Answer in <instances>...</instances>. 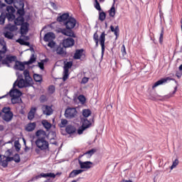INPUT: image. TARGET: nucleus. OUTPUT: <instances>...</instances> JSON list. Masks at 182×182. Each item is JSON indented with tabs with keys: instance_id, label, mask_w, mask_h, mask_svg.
<instances>
[{
	"instance_id": "59",
	"label": "nucleus",
	"mask_w": 182,
	"mask_h": 182,
	"mask_svg": "<svg viewBox=\"0 0 182 182\" xmlns=\"http://www.w3.org/2000/svg\"><path fill=\"white\" fill-rule=\"evenodd\" d=\"M14 146L16 150H21V144H19V142H15Z\"/></svg>"
},
{
	"instance_id": "50",
	"label": "nucleus",
	"mask_w": 182,
	"mask_h": 182,
	"mask_svg": "<svg viewBox=\"0 0 182 182\" xmlns=\"http://www.w3.org/2000/svg\"><path fill=\"white\" fill-rule=\"evenodd\" d=\"M47 46H48V48L53 49V48H55V46H56V43L55 41H53V40L51 41H48V43L47 44Z\"/></svg>"
},
{
	"instance_id": "21",
	"label": "nucleus",
	"mask_w": 182,
	"mask_h": 182,
	"mask_svg": "<svg viewBox=\"0 0 182 182\" xmlns=\"http://www.w3.org/2000/svg\"><path fill=\"white\" fill-rule=\"evenodd\" d=\"M65 132L68 134H75V133H76V127L73 125L69 124L65 127Z\"/></svg>"
},
{
	"instance_id": "60",
	"label": "nucleus",
	"mask_w": 182,
	"mask_h": 182,
	"mask_svg": "<svg viewBox=\"0 0 182 182\" xmlns=\"http://www.w3.org/2000/svg\"><path fill=\"white\" fill-rule=\"evenodd\" d=\"M38 67L40 68V69H41L42 70H43V69H45V66L43 63H38Z\"/></svg>"
},
{
	"instance_id": "34",
	"label": "nucleus",
	"mask_w": 182,
	"mask_h": 182,
	"mask_svg": "<svg viewBox=\"0 0 182 182\" xmlns=\"http://www.w3.org/2000/svg\"><path fill=\"white\" fill-rule=\"evenodd\" d=\"M42 124H43V127H45V129H46V130H49L50 129V127H52V124H50L46 119H44L42 121Z\"/></svg>"
},
{
	"instance_id": "3",
	"label": "nucleus",
	"mask_w": 182,
	"mask_h": 182,
	"mask_svg": "<svg viewBox=\"0 0 182 182\" xmlns=\"http://www.w3.org/2000/svg\"><path fill=\"white\" fill-rule=\"evenodd\" d=\"M76 18L73 17H70L68 21H66L64 23V26H65V28H62L60 30L61 33L63 35H65V36H70L72 38H76V36L75 35V32H73V29L75 26H76L77 23Z\"/></svg>"
},
{
	"instance_id": "14",
	"label": "nucleus",
	"mask_w": 182,
	"mask_h": 182,
	"mask_svg": "<svg viewBox=\"0 0 182 182\" xmlns=\"http://www.w3.org/2000/svg\"><path fill=\"white\" fill-rule=\"evenodd\" d=\"M55 52L57 55H60V56H66V48L63 46H58L56 49Z\"/></svg>"
},
{
	"instance_id": "55",
	"label": "nucleus",
	"mask_w": 182,
	"mask_h": 182,
	"mask_svg": "<svg viewBox=\"0 0 182 182\" xmlns=\"http://www.w3.org/2000/svg\"><path fill=\"white\" fill-rule=\"evenodd\" d=\"M41 177L46 178L48 177L47 173H41L40 175L36 176V179L38 180V178H41Z\"/></svg>"
},
{
	"instance_id": "52",
	"label": "nucleus",
	"mask_w": 182,
	"mask_h": 182,
	"mask_svg": "<svg viewBox=\"0 0 182 182\" xmlns=\"http://www.w3.org/2000/svg\"><path fill=\"white\" fill-rule=\"evenodd\" d=\"M95 8L97 9V11H102V7H100V4L99 1H97V0H95Z\"/></svg>"
},
{
	"instance_id": "10",
	"label": "nucleus",
	"mask_w": 182,
	"mask_h": 182,
	"mask_svg": "<svg viewBox=\"0 0 182 182\" xmlns=\"http://www.w3.org/2000/svg\"><path fill=\"white\" fill-rule=\"evenodd\" d=\"M20 26V33L21 36H23V35H26V33L29 32V23L24 22L23 24H21Z\"/></svg>"
},
{
	"instance_id": "61",
	"label": "nucleus",
	"mask_w": 182,
	"mask_h": 182,
	"mask_svg": "<svg viewBox=\"0 0 182 182\" xmlns=\"http://www.w3.org/2000/svg\"><path fill=\"white\" fill-rule=\"evenodd\" d=\"M6 53H4L3 51H0V62L2 60V55H4Z\"/></svg>"
},
{
	"instance_id": "37",
	"label": "nucleus",
	"mask_w": 182,
	"mask_h": 182,
	"mask_svg": "<svg viewBox=\"0 0 182 182\" xmlns=\"http://www.w3.org/2000/svg\"><path fill=\"white\" fill-rule=\"evenodd\" d=\"M93 39L95 42V46H99V34H97V31L94 33Z\"/></svg>"
},
{
	"instance_id": "29",
	"label": "nucleus",
	"mask_w": 182,
	"mask_h": 182,
	"mask_svg": "<svg viewBox=\"0 0 182 182\" xmlns=\"http://www.w3.org/2000/svg\"><path fill=\"white\" fill-rule=\"evenodd\" d=\"M6 31H9V32H15V31H18V27H16V25H11L9 24L6 26Z\"/></svg>"
},
{
	"instance_id": "6",
	"label": "nucleus",
	"mask_w": 182,
	"mask_h": 182,
	"mask_svg": "<svg viewBox=\"0 0 182 182\" xmlns=\"http://www.w3.org/2000/svg\"><path fill=\"white\" fill-rule=\"evenodd\" d=\"M90 126H92V122H90V121H89L86 118L82 120V124L81 127H80L77 130L78 134H82L83 133V132H85V129H89V127H90Z\"/></svg>"
},
{
	"instance_id": "16",
	"label": "nucleus",
	"mask_w": 182,
	"mask_h": 182,
	"mask_svg": "<svg viewBox=\"0 0 182 182\" xmlns=\"http://www.w3.org/2000/svg\"><path fill=\"white\" fill-rule=\"evenodd\" d=\"M29 83H31V82L22 78L18 80L17 86L22 89V87H28V86H29Z\"/></svg>"
},
{
	"instance_id": "8",
	"label": "nucleus",
	"mask_w": 182,
	"mask_h": 182,
	"mask_svg": "<svg viewBox=\"0 0 182 182\" xmlns=\"http://www.w3.org/2000/svg\"><path fill=\"white\" fill-rule=\"evenodd\" d=\"M105 42H106V33L104 31L101 33L100 36V43L101 46V50H102V55H105Z\"/></svg>"
},
{
	"instance_id": "58",
	"label": "nucleus",
	"mask_w": 182,
	"mask_h": 182,
	"mask_svg": "<svg viewBox=\"0 0 182 182\" xmlns=\"http://www.w3.org/2000/svg\"><path fill=\"white\" fill-rule=\"evenodd\" d=\"M87 82H89V78L84 77L82 80V83H83L84 85L87 83Z\"/></svg>"
},
{
	"instance_id": "28",
	"label": "nucleus",
	"mask_w": 182,
	"mask_h": 182,
	"mask_svg": "<svg viewBox=\"0 0 182 182\" xmlns=\"http://www.w3.org/2000/svg\"><path fill=\"white\" fill-rule=\"evenodd\" d=\"M96 151H97V149H92L87 151V152H85L82 156H87V159H90L92 156L95 154V153H96Z\"/></svg>"
},
{
	"instance_id": "46",
	"label": "nucleus",
	"mask_w": 182,
	"mask_h": 182,
	"mask_svg": "<svg viewBox=\"0 0 182 182\" xmlns=\"http://www.w3.org/2000/svg\"><path fill=\"white\" fill-rule=\"evenodd\" d=\"M7 14H15V8L12 6H9L6 7Z\"/></svg>"
},
{
	"instance_id": "26",
	"label": "nucleus",
	"mask_w": 182,
	"mask_h": 182,
	"mask_svg": "<svg viewBox=\"0 0 182 182\" xmlns=\"http://www.w3.org/2000/svg\"><path fill=\"white\" fill-rule=\"evenodd\" d=\"M35 113H36V108H31L28 114V120H33V119H35Z\"/></svg>"
},
{
	"instance_id": "20",
	"label": "nucleus",
	"mask_w": 182,
	"mask_h": 182,
	"mask_svg": "<svg viewBox=\"0 0 182 182\" xmlns=\"http://www.w3.org/2000/svg\"><path fill=\"white\" fill-rule=\"evenodd\" d=\"M0 51L3 52V53H6V42H5V39L4 38H0Z\"/></svg>"
},
{
	"instance_id": "1",
	"label": "nucleus",
	"mask_w": 182,
	"mask_h": 182,
	"mask_svg": "<svg viewBox=\"0 0 182 182\" xmlns=\"http://www.w3.org/2000/svg\"><path fill=\"white\" fill-rule=\"evenodd\" d=\"M37 139L36 140V146L40 150H49V142L46 141V132L39 129L36 132Z\"/></svg>"
},
{
	"instance_id": "24",
	"label": "nucleus",
	"mask_w": 182,
	"mask_h": 182,
	"mask_svg": "<svg viewBox=\"0 0 182 182\" xmlns=\"http://www.w3.org/2000/svg\"><path fill=\"white\" fill-rule=\"evenodd\" d=\"M14 69L16 70H25V64L21 63V61H16Z\"/></svg>"
},
{
	"instance_id": "18",
	"label": "nucleus",
	"mask_w": 182,
	"mask_h": 182,
	"mask_svg": "<svg viewBox=\"0 0 182 182\" xmlns=\"http://www.w3.org/2000/svg\"><path fill=\"white\" fill-rule=\"evenodd\" d=\"M55 33L52 32L47 33L43 38L44 42H50L55 39Z\"/></svg>"
},
{
	"instance_id": "44",
	"label": "nucleus",
	"mask_w": 182,
	"mask_h": 182,
	"mask_svg": "<svg viewBox=\"0 0 182 182\" xmlns=\"http://www.w3.org/2000/svg\"><path fill=\"white\" fill-rule=\"evenodd\" d=\"M6 18H7V19H9V21H14L15 20V16L14 15V14H11V13H7L6 14Z\"/></svg>"
},
{
	"instance_id": "45",
	"label": "nucleus",
	"mask_w": 182,
	"mask_h": 182,
	"mask_svg": "<svg viewBox=\"0 0 182 182\" xmlns=\"http://www.w3.org/2000/svg\"><path fill=\"white\" fill-rule=\"evenodd\" d=\"M5 2L9 5L14 4V6H15V3L16 2H23L22 0H5Z\"/></svg>"
},
{
	"instance_id": "54",
	"label": "nucleus",
	"mask_w": 182,
	"mask_h": 182,
	"mask_svg": "<svg viewBox=\"0 0 182 182\" xmlns=\"http://www.w3.org/2000/svg\"><path fill=\"white\" fill-rule=\"evenodd\" d=\"M66 124H68L67 119H61L60 127H66Z\"/></svg>"
},
{
	"instance_id": "15",
	"label": "nucleus",
	"mask_w": 182,
	"mask_h": 182,
	"mask_svg": "<svg viewBox=\"0 0 182 182\" xmlns=\"http://www.w3.org/2000/svg\"><path fill=\"white\" fill-rule=\"evenodd\" d=\"M42 109L43 114H46V116H50L53 113V109H52V107L50 106L43 105Z\"/></svg>"
},
{
	"instance_id": "42",
	"label": "nucleus",
	"mask_w": 182,
	"mask_h": 182,
	"mask_svg": "<svg viewBox=\"0 0 182 182\" xmlns=\"http://www.w3.org/2000/svg\"><path fill=\"white\" fill-rule=\"evenodd\" d=\"M6 19V16L5 15V14L1 13L0 16V25H4Z\"/></svg>"
},
{
	"instance_id": "33",
	"label": "nucleus",
	"mask_w": 182,
	"mask_h": 182,
	"mask_svg": "<svg viewBox=\"0 0 182 182\" xmlns=\"http://www.w3.org/2000/svg\"><path fill=\"white\" fill-rule=\"evenodd\" d=\"M11 103L16 105V103H22V99L21 97H11Z\"/></svg>"
},
{
	"instance_id": "63",
	"label": "nucleus",
	"mask_w": 182,
	"mask_h": 182,
	"mask_svg": "<svg viewBox=\"0 0 182 182\" xmlns=\"http://www.w3.org/2000/svg\"><path fill=\"white\" fill-rule=\"evenodd\" d=\"M177 92V87H175L174 91L173 92V95H174Z\"/></svg>"
},
{
	"instance_id": "49",
	"label": "nucleus",
	"mask_w": 182,
	"mask_h": 182,
	"mask_svg": "<svg viewBox=\"0 0 182 182\" xmlns=\"http://www.w3.org/2000/svg\"><path fill=\"white\" fill-rule=\"evenodd\" d=\"M121 53L123 57L127 55V52L126 51V46H124V44H123L121 47Z\"/></svg>"
},
{
	"instance_id": "27",
	"label": "nucleus",
	"mask_w": 182,
	"mask_h": 182,
	"mask_svg": "<svg viewBox=\"0 0 182 182\" xmlns=\"http://www.w3.org/2000/svg\"><path fill=\"white\" fill-rule=\"evenodd\" d=\"M12 117H14V113L12 112L3 114V120L5 122H11L12 120Z\"/></svg>"
},
{
	"instance_id": "64",
	"label": "nucleus",
	"mask_w": 182,
	"mask_h": 182,
	"mask_svg": "<svg viewBox=\"0 0 182 182\" xmlns=\"http://www.w3.org/2000/svg\"><path fill=\"white\" fill-rule=\"evenodd\" d=\"M121 182H132V181L122 180Z\"/></svg>"
},
{
	"instance_id": "5",
	"label": "nucleus",
	"mask_w": 182,
	"mask_h": 182,
	"mask_svg": "<svg viewBox=\"0 0 182 182\" xmlns=\"http://www.w3.org/2000/svg\"><path fill=\"white\" fill-rule=\"evenodd\" d=\"M73 66V63L72 61L67 62L64 65V71H63V82H66L69 78V69Z\"/></svg>"
},
{
	"instance_id": "51",
	"label": "nucleus",
	"mask_w": 182,
	"mask_h": 182,
	"mask_svg": "<svg viewBox=\"0 0 182 182\" xmlns=\"http://www.w3.org/2000/svg\"><path fill=\"white\" fill-rule=\"evenodd\" d=\"M178 163H179L178 159H175L171 166V170H173V168H176V167L178 166Z\"/></svg>"
},
{
	"instance_id": "17",
	"label": "nucleus",
	"mask_w": 182,
	"mask_h": 182,
	"mask_svg": "<svg viewBox=\"0 0 182 182\" xmlns=\"http://www.w3.org/2000/svg\"><path fill=\"white\" fill-rule=\"evenodd\" d=\"M70 18L69 13H64L57 18V21L58 22H63L65 23Z\"/></svg>"
},
{
	"instance_id": "22",
	"label": "nucleus",
	"mask_w": 182,
	"mask_h": 182,
	"mask_svg": "<svg viewBox=\"0 0 182 182\" xmlns=\"http://www.w3.org/2000/svg\"><path fill=\"white\" fill-rule=\"evenodd\" d=\"M82 169L73 170L69 174V178H74L76 176H79V174H82L83 173Z\"/></svg>"
},
{
	"instance_id": "9",
	"label": "nucleus",
	"mask_w": 182,
	"mask_h": 182,
	"mask_svg": "<svg viewBox=\"0 0 182 182\" xmlns=\"http://www.w3.org/2000/svg\"><path fill=\"white\" fill-rule=\"evenodd\" d=\"M75 46V39L72 38L70 36L63 41V46L64 48H72Z\"/></svg>"
},
{
	"instance_id": "47",
	"label": "nucleus",
	"mask_w": 182,
	"mask_h": 182,
	"mask_svg": "<svg viewBox=\"0 0 182 182\" xmlns=\"http://www.w3.org/2000/svg\"><path fill=\"white\" fill-rule=\"evenodd\" d=\"M11 112H12L11 111V108L9 107H4L1 111L2 114H6L8 113H11Z\"/></svg>"
},
{
	"instance_id": "13",
	"label": "nucleus",
	"mask_w": 182,
	"mask_h": 182,
	"mask_svg": "<svg viewBox=\"0 0 182 182\" xmlns=\"http://www.w3.org/2000/svg\"><path fill=\"white\" fill-rule=\"evenodd\" d=\"M168 80H171V78H170V77L162 78L158 80L154 84V85L152 86V89H155V87H157V86H160V85H164V83H167Z\"/></svg>"
},
{
	"instance_id": "2",
	"label": "nucleus",
	"mask_w": 182,
	"mask_h": 182,
	"mask_svg": "<svg viewBox=\"0 0 182 182\" xmlns=\"http://www.w3.org/2000/svg\"><path fill=\"white\" fill-rule=\"evenodd\" d=\"M14 7L17 9L16 18H14V25L16 26H21L23 23H25V4L23 1L14 3Z\"/></svg>"
},
{
	"instance_id": "62",
	"label": "nucleus",
	"mask_w": 182,
	"mask_h": 182,
	"mask_svg": "<svg viewBox=\"0 0 182 182\" xmlns=\"http://www.w3.org/2000/svg\"><path fill=\"white\" fill-rule=\"evenodd\" d=\"M36 153L37 154H39L40 153H41V149H36Z\"/></svg>"
},
{
	"instance_id": "7",
	"label": "nucleus",
	"mask_w": 182,
	"mask_h": 182,
	"mask_svg": "<svg viewBox=\"0 0 182 182\" xmlns=\"http://www.w3.org/2000/svg\"><path fill=\"white\" fill-rule=\"evenodd\" d=\"M16 60V56L7 55L4 59L1 60L3 65H6V66H9V63H12V62H15Z\"/></svg>"
},
{
	"instance_id": "32",
	"label": "nucleus",
	"mask_w": 182,
	"mask_h": 182,
	"mask_svg": "<svg viewBox=\"0 0 182 182\" xmlns=\"http://www.w3.org/2000/svg\"><path fill=\"white\" fill-rule=\"evenodd\" d=\"M4 36L6 38V39H14V33L6 30L5 32H4Z\"/></svg>"
},
{
	"instance_id": "23",
	"label": "nucleus",
	"mask_w": 182,
	"mask_h": 182,
	"mask_svg": "<svg viewBox=\"0 0 182 182\" xmlns=\"http://www.w3.org/2000/svg\"><path fill=\"white\" fill-rule=\"evenodd\" d=\"M83 52H84L83 49L76 50L75 53H74V55H73V59H75V60L80 59L82 58V56L83 55Z\"/></svg>"
},
{
	"instance_id": "38",
	"label": "nucleus",
	"mask_w": 182,
	"mask_h": 182,
	"mask_svg": "<svg viewBox=\"0 0 182 182\" xmlns=\"http://www.w3.org/2000/svg\"><path fill=\"white\" fill-rule=\"evenodd\" d=\"M164 39V28H161L160 36H159V43L163 45V41Z\"/></svg>"
},
{
	"instance_id": "43",
	"label": "nucleus",
	"mask_w": 182,
	"mask_h": 182,
	"mask_svg": "<svg viewBox=\"0 0 182 182\" xmlns=\"http://www.w3.org/2000/svg\"><path fill=\"white\" fill-rule=\"evenodd\" d=\"M33 79L35 82H42V75L39 74H34Z\"/></svg>"
},
{
	"instance_id": "11",
	"label": "nucleus",
	"mask_w": 182,
	"mask_h": 182,
	"mask_svg": "<svg viewBox=\"0 0 182 182\" xmlns=\"http://www.w3.org/2000/svg\"><path fill=\"white\" fill-rule=\"evenodd\" d=\"M11 161V157L0 155V164L2 167H8V162Z\"/></svg>"
},
{
	"instance_id": "12",
	"label": "nucleus",
	"mask_w": 182,
	"mask_h": 182,
	"mask_svg": "<svg viewBox=\"0 0 182 182\" xmlns=\"http://www.w3.org/2000/svg\"><path fill=\"white\" fill-rule=\"evenodd\" d=\"M79 164H80V168H86L87 170H89V168H92L93 166V162L92 161L82 162V161H79Z\"/></svg>"
},
{
	"instance_id": "19",
	"label": "nucleus",
	"mask_w": 182,
	"mask_h": 182,
	"mask_svg": "<svg viewBox=\"0 0 182 182\" xmlns=\"http://www.w3.org/2000/svg\"><path fill=\"white\" fill-rule=\"evenodd\" d=\"M9 95L11 97H18L22 96V92L18 89H13L10 90Z\"/></svg>"
},
{
	"instance_id": "25",
	"label": "nucleus",
	"mask_w": 182,
	"mask_h": 182,
	"mask_svg": "<svg viewBox=\"0 0 182 182\" xmlns=\"http://www.w3.org/2000/svg\"><path fill=\"white\" fill-rule=\"evenodd\" d=\"M36 129V122H30L26 126V132H33Z\"/></svg>"
},
{
	"instance_id": "4",
	"label": "nucleus",
	"mask_w": 182,
	"mask_h": 182,
	"mask_svg": "<svg viewBox=\"0 0 182 182\" xmlns=\"http://www.w3.org/2000/svg\"><path fill=\"white\" fill-rule=\"evenodd\" d=\"M77 116L76 108L68 107L65 109V117L66 119H75Z\"/></svg>"
},
{
	"instance_id": "39",
	"label": "nucleus",
	"mask_w": 182,
	"mask_h": 182,
	"mask_svg": "<svg viewBox=\"0 0 182 182\" xmlns=\"http://www.w3.org/2000/svg\"><path fill=\"white\" fill-rule=\"evenodd\" d=\"M34 62H36V58H35V55L32 54L31 56V58L26 63V65H32V63H34Z\"/></svg>"
},
{
	"instance_id": "56",
	"label": "nucleus",
	"mask_w": 182,
	"mask_h": 182,
	"mask_svg": "<svg viewBox=\"0 0 182 182\" xmlns=\"http://www.w3.org/2000/svg\"><path fill=\"white\" fill-rule=\"evenodd\" d=\"M17 42L20 43V45H29V43L25 42V41H23V39L22 38H19L18 40H17Z\"/></svg>"
},
{
	"instance_id": "31",
	"label": "nucleus",
	"mask_w": 182,
	"mask_h": 182,
	"mask_svg": "<svg viewBox=\"0 0 182 182\" xmlns=\"http://www.w3.org/2000/svg\"><path fill=\"white\" fill-rule=\"evenodd\" d=\"M108 14L110 18H114L116 16V8L114 7V4L112 6L111 9L108 11Z\"/></svg>"
},
{
	"instance_id": "48",
	"label": "nucleus",
	"mask_w": 182,
	"mask_h": 182,
	"mask_svg": "<svg viewBox=\"0 0 182 182\" xmlns=\"http://www.w3.org/2000/svg\"><path fill=\"white\" fill-rule=\"evenodd\" d=\"M77 99L82 104L86 102V97L83 95H79Z\"/></svg>"
},
{
	"instance_id": "53",
	"label": "nucleus",
	"mask_w": 182,
	"mask_h": 182,
	"mask_svg": "<svg viewBox=\"0 0 182 182\" xmlns=\"http://www.w3.org/2000/svg\"><path fill=\"white\" fill-rule=\"evenodd\" d=\"M55 85H50L48 87V92L49 93H55Z\"/></svg>"
},
{
	"instance_id": "36",
	"label": "nucleus",
	"mask_w": 182,
	"mask_h": 182,
	"mask_svg": "<svg viewBox=\"0 0 182 182\" xmlns=\"http://www.w3.org/2000/svg\"><path fill=\"white\" fill-rule=\"evenodd\" d=\"M23 75L26 80L28 82H31L32 80V77H31V75H29V71L28 70H25L23 71Z\"/></svg>"
},
{
	"instance_id": "40",
	"label": "nucleus",
	"mask_w": 182,
	"mask_h": 182,
	"mask_svg": "<svg viewBox=\"0 0 182 182\" xmlns=\"http://www.w3.org/2000/svg\"><path fill=\"white\" fill-rule=\"evenodd\" d=\"M90 114H92V111H90V109H84L82 111V116L84 117H89V116H90Z\"/></svg>"
},
{
	"instance_id": "35",
	"label": "nucleus",
	"mask_w": 182,
	"mask_h": 182,
	"mask_svg": "<svg viewBox=\"0 0 182 182\" xmlns=\"http://www.w3.org/2000/svg\"><path fill=\"white\" fill-rule=\"evenodd\" d=\"M15 161L16 163H20L21 162V156L19 154H16L13 157H10V161Z\"/></svg>"
},
{
	"instance_id": "30",
	"label": "nucleus",
	"mask_w": 182,
	"mask_h": 182,
	"mask_svg": "<svg viewBox=\"0 0 182 182\" xmlns=\"http://www.w3.org/2000/svg\"><path fill=\"white\" fill-rule=\"evenodd\" d=\"M111 32H114L116 39L119 38V33L120 32V30L119 29V26H117L115 28L113 26H110Z\"/></svg>"
},
{
	"instance_id": "57",
	"label": "nucleus",
	"mask_w": 182,
	"mask_h": 182,
	"mask_svg": "<svg viewBox=\"0 0 182 182\" xmlns=\"http://www.w3.org/2000/svg\"><path fill=\"white\" fill-rule=\"evenodd\" d=\"M47 177H50L51 178H55V177H56V175L53 173H48Z\"/></svg>"
},
{
	"instance_id": "41",
	"label": "nucleus",
	"mask_w": 182,
	"mask_h": 182,
	"mask_svg": "<svg viewBox=\"0 0 182 182\" xmlns=\"http://www.w3.org/2000/svg\"><path fill=\"white\" fill-rule=\"evenodd\" d=\"M106 19V13L105 11H102L99 13V20L103 22Z\"/></svg>"
}]
</instances>
